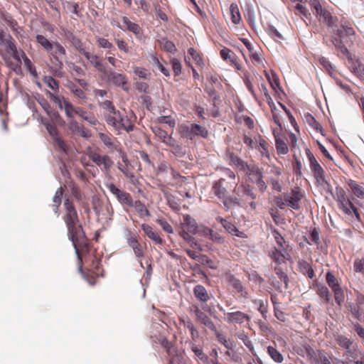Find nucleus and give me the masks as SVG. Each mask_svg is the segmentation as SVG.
<instances>
[{
	"instance_id": "f257e3e1",
	"label": "nucleus",
	"mask_w": 364,
	"mask_h": 364,
	"mask_svg": "<svg viewBox=\"0 0 364 364\" xmlns=\"http://www.w3.org/2000/svg\"><path fill=\"white\" fill-rule=\"evenodd\" d=\"M65 215L63 218L68 231V235L73 242L75 252L79 255L78 247L86 245V238L82 226L79 224V218L75 208L69 199L64 202Z\"/></svg>"
},
{
	"instance_id": "f03ea898",
	"label": "nucleus",
	"mask_w": 364,
	"mask_h": 364,
	"mask_svg": "<svg viewBox=\"0 0 364 364\" xmlns=\"http://www.w3.org/2000/svg\"><path fill=\"white\" fill-rule=\"evenodd\" d=\"M105 119L109 126H111L118 132L125 130L127 132H129L134 129V125L129 123L127 117H124L117 109L116 110V114L105 115Z\"/></svg>"
},
{
	"instance_id": "7ed1b4c3",
	"label": "nucleus",
	"mask_w": 364,
	"mask_h": 364,
	"mask_svg": "<svg viewBox=\"0 0 364 364\" xmlns=\"http://www.w3.org/2000/svg\"><path fill=\"white\" fill-rule=\"evenodd\" d=\"M87 156L100 168L106 177H111L110 170L114 161L108 155H101L95 151H90L87 153Z\"/></svg>"
},
{
	"instance_id": "20e7f679",
	"label": "nucleus",
	"mask_w": 364,
	"mask_h": 364,
	"mask_svg": "<svg viewBox=\"0 0 364 364\" xmlns=\"http://www.w3.org/2000/svg\"><path fill=\"white\" fill-rule=\"evenodd\" d=\"M336 199L339 208L341 209L345 214L350 215L353 213L356 218L360 220V215L358 213V209L347 197L344 190L342 188H336Z\"/></svg>"
},
{
	"instance_id": "39448f33",
	"label": "nucleus",
	"mask_w": 364,
	"mask_h": 364,
	"mask_svg": "<svg viewBox=\"0 0 364 364\" xmlns=\"http://www.w3.org/2000/svg\"><path fill=\"white\" fill-rule=\"evenodd\" d=\"M183 232L188 234H200L202 235L203 230H200L196 220L193 218L186 214L183 215V220L178 228V234L182 235Z\"/></svg>"
},
{
	"instance_id": "423d86ee",
	"label": "nucleus",
	"mask_w": 364,
	"mask_h": 364,
	"mask_svg": "<svg viewBox=\"0 0 364 364\" xmlns=\"http://www.w3.org/2000/svg\"><path fill=\"white\" fill-rule=\"evenodd\" d=\"M218 308L220 311L223 312L225 321L229 324L242 325L245 323H248L250 321V316L244 312L240 311L226 312L222 306Z\"/></svg>"
},
{
	"instance_id": "0eeeda50",
	"label": "nucleus",
	"mask_w": 364,
	"mask_h": 364,
	"mask_svg": "<svg viewBox=\"0 0 364 364\" xmlns=\"http://www.w3.org/2000/svg\"><path fill=\"white\" fill-rule=\"evenodd\" d=\"M102 77L115 86L121 87L124 90H127L124 87L127 83V77L122 73H117L112 68H107L102 75Z\"/></svg>"
},
{
	"instance_id": "6e6552de",
	"label": "nucleus",
	"mask_w": 364,
	"mask_h": 364,
	"mask_svg": "<svg viewBox=\"0 0 364 364\" xmlns=\"http://www.w3.org/2000/svg\"><path fill=\"white\" fill-rule=\"evenodd\" d=\"M109 191L117 198L119 203L125 204L129 207L132 205V198L129 193L120 190L114 183L107 184Z\"/></svg>"
},
{
	"instance_id": "1a4fd4ad",
	"label": "nucleus",
	"mask_w": 364,
	"mask_h": 364,
	"mask_svg": "<svg viewBox=\"0 0 364 364\" xmlns=\"http://www.w3.org/2000/svg\"><path fill=\"white\" fill-rule=\"evenodd\" d=\"M246 174L252 177V181L257 184L262 192L267 189V186L263 180V174L259 167L250 166L247 171Z\"/></svg>"
},
{
	"instance_id": "9d476101",
	"label": "nucleus",
	"mask_w": 364,
	"mask_h": 364,
	"mask_svg": "<svg viewBox=\"0 0 364 364\" xmlns=\"http://www.w3.org/2000/svg\"><path fill=\"white\" fill-rule=\"evenodd\" d=\"M349 308L353 316L359 321H362L364 317V296L358 293L355 303L350 304Z\"/></svg>"
},
{
	"instance_id": "9b49d317",
	"label": "nucleus",
	"mask_w": 364,
	"mask_h": 364,
	"mask_svg": "<svg viewBox=\"0 0 364 364\" xmlns=\"http://www.w3.org/2000/svg\"><path fill=\"white\" fill-rule=\"evenodd\" d=\"M291 194V196H284L286 205L294 210H299L300 208V200L303 198L304 195L299 188L293 189Z\"/></svg>"
},
{
	"instance_id": "f8f14e48",
	"label": "nucleus",
	"mask_w": 364,
	"mask_h": 364,
	"mask_svg": "<svg viewBox=\"0 0 364 364\" xmlns=\"http://www.w3.org/2000/svg\"><path fill=\"white\" fill-rule=\"evenodd\" d=\"M80 53L85 55V57L90 61L91 65L101 74L102 75L105 72L107 68L102 64L101 59L98 55L86 51L84 48L80 49Z\"/></svg>"
},
{
	"instance_id": "ddd939ff",
	"label": "nucleus",
	"mask_w": 364,
	"mask_h": 364,
	"mask_svg": "<svg viewBox=\"0 0 364 364\" xmlns=\"http://www.w3.org/2000/svg\"><path fill=\"white\" fill-rule=\"evenodd\" d=\"M151 131L155 136L159 138L166 145L171 147L176 146V140L171 136V135H168V133L161 127L154 126L151 127Z\"/></svg>"
},
{
	"instance_id": "4468645a",
	"label": "nucleus",
	"mask_w": 364,
	"mask_h": 364,
	"mask_svg": "<svg viewBox=\"0 0 364 364\" xmlns=\"http://www.w3.org/2000/svg\"><path fill=\"white\" fill-rule=\"evenodd\" d=\"M128 245L133 250L135 256L138 258L144 257V250L141 245L139 242L136 236L129 232L127 236Z\"/></svg>"
},
{
	"instance_id": "2eb2a0df",
	"label": "nucleus",
	"mask_w": 364,
	"mask_h": 364,
	"mask_svg": "<svg viewBox=\"0 0 364 364\" xmlns=\"http://www.w3.org/2000/svg\"><path fill=\"white\" fill-rule=\"evenodd\" d=\"M193 312L196 317V319L204 324L206 327L210 328L212 331L217 332V328L211 321V319L204 313L203 312L198 306H195Z\"/></svg>"
},
{
	"instance_id": "dca6fc26",
	"label": "nucleus",
	"mask_w": 364,
	"mask_h": 364,
	"mask_svg": "<svg viewBox=\"0 0 364 364\" xmlns=\"http://www.w3.org/2000/svg\"><path fill=\"white\" fill-rule=\"evenodd\" d=\"M234 193L237 196H247L250 199H255L256 195L253 192V188L249 184L242 183L234 189Z\"/></svg>"
},
{
	"instance_id": "f3484780",
	"label": "nucleus",
	"mask_w": 364,
	"mask_h": 364,
	"mask_svg": "<svg viewBox=\"0 0 364 364\" xmlns=\"http://www.w3.org/2000/svg\"><path fill=\"white\" fill-rule=\"evenodd\" d=\"M141 229L145 232L149 238L152 240L156 244L161 245L164 240L159 236V233L154 230V229L147 224H142Z\"/></svg>"
},
{
	"instance_id": "a211bd4d",
	"label": "nucleus",
	"mask_w": 364,
	"mask_h": 364,
	"mask_svg": "<svg viewBox=\"0 0 364 364\" xmlns=\"http://www.w3.org/2000/svg\"><path fill=\"white\" fill-rule=\"evenodd\" d=\"M288 256L289 254L284 248L278 250L275 247L270 254L271 258L278 264L284 263L285 259H287Z\"/></svg>"
},
{
	"instance_id": "6ab92c4d",
	"label": "nucleus",
	"mask_w": 364,
	"mask_h": 364,
	"mask_svg": "<svg viewBox=\"0 0 364 364\" xmlns=\"http://www.w3.org/2000/svg\"><path fill=\"white\" fill-rule=\"evenodd\" d=\"M216 220L223 225V227L230 234L232 235H236L238 237H242V232H240L237 228L232 224L230 222L227 220L218 217Z\"/></svg>"
},
{
	"instance_id": "aec40b11",
	"label": "nucleus",
	"mask_w": 364,
	"mask_h": 364,
	"mask_svg": "<svg viewBox=\"0 0 364 364\" xmlns=\"http://www.w3.org/2000/svg\"><path fill=\"white\" fill-rule=\"evenodd\" d=\"M228 158L231 164L235 166L239 170L243 171L245 173L250 167L246 162L232 153L229 154Z\"/></svg>"
},
{
	"instance_id": "412c9836",
	"label": "nucleus",
	"mask_w": 364,
	"mask_h": 364,
	"mask_svg": "<svg viewBox=\"0 0 364 364\" xmlns=\"http://www.w3.org/2000/svg\"><path fill=\"white\" fill-rule=\"evenodd\" d=\"M53 46L55 53L54 58L57 61L56 65L59 69H61L63 67L62 58L66 55L65 49L58 42H55L54 44H53Z\"/></svg>"
},
{
	"instance_id": "4be33fe9",
	"label": "nucleus",
	"mask_w": 364,
	"mask_h": 364,
	"mask_svg": "<svg viewBox=\"0 0 364 364\" xmlns=\"http://www.w3.org/2000/svg\"><path fill=\"white\" fill-rule=\"evenodd\" d=\"M122 20L124 23V26H120L121 29L124 30V31L128 30L136 35H138L140 33L141 28L138 24L130 21L129 19L126 16H123L122 18Z\"/></svg>"
},
{
	"instance_id": "5701e85b",
	"label": "nucleus",
	"mask_w": 364,
	"mask_h": 364,
	"mask_svg": "<svg viewBox=\"0 0 364 364\" xmlns=\"http://www.w3.org/2000/svg\"><path fill=\"white\" fill-rule=\"evenodd\" d=\"M335 341L339 346L346 349L348 353H352L353 341L350 339L343 335H336Z\"/></svg>"
},
{
	"instance_id": "b1692460",
	"label": "nucleus",
	"mask_w": 364,
	"mask_h": 364,
	"mask_svg": "<svg viewBox=\"0 0 364 364\" xmlns=\"http://www.w3.org/2000/svg\"><path fill=\"white\" fill-rule=\"evenodd\" d=\"M224 179H220L213 186V191L215 195L220 199L223 200L227 196V189L223 186Z\"/></svg>"
},
{
	"instance_id": "393cba45",
	"label": "nucleus",
	"mask_w": 364,
	"mask_h": 364,
	"mask_svg": "<svg viewBox=\"0 0 364 364\" xmlns=\"http://www.w3.org/2000/svg\"><path fill=\"white\" fill-rule=\"evenodd\" d=\"M193 294L196 299L202 302H206L210 299L207 290L200 284H198L194 287Z\"/></svg>"
},
{
	"instance_id": "a878e982",
	"label": "nucleus",
	"mask_w": 364,
	"mask_h": 364,
	"mask_svg": "<svg viewBox=\"0 0 364 364\" xmlns=\"http://www.w3.org/2000/svg\"><path fill=\"white\" fill-rule=\"evenodd\" d=\"M298 267L299 271L309 278L312 279L314 277V272L310 264L305 260H299Z\"/></svg>"
},
{
	"instance_id": "bb28decb",
	"label": "nucleus",
	"mask_w": 364,
	"mask_h": 364,
	"mask_svg": "<svg viewBox=\"0 0 364 364\" xmlns=\"http://www.w3.org/2000/svg\"><path fill=\"white\" fill-rule=\"evenodd\" d=\"M230 284L234 288L235 291L237 293L240 294V297H242L244 299L247 298V292L244 288L242 282L239 279L232 277L230 279Z\"/></svg>"
},
{
	"instance_id": "cd10ccee",
	"label": "nucleus",
	"mask_w": 364,
	"mask_h": 364,
	"mask_svg": "<svg viewBox=\"0 0 364 364\" xmlns=\"http://www.w3.org/2000/svg\"><path fill=\"white\" fill-rule=\"evenodd\" d=\"M192 234H188L187 232H182V235H179L191 247L196 248L200 252L203 250V248L200 244L191 235Z\"/></svg>"
},
{
	"instance_id": "c85d7f7f",
	"label": "nucleus",
	"mask_w": 364,
	"mask_h": 364,
	"mask_svg": "<svg viewBox=\"0 0 364 364\" xmlns=\"http://www.w3.org/2000/svg\"><path fill=\"white\" fill-rule=\"evenodd\" d=\"M348 185L355 196L359 198H364V188L353 180H348Z\"/></svg>"
},
{
	"instance_id": "c756f323",
	"label": "nucleus",
	"mask_w": 364,
	"mask_h": 364,
	"mask_svg": "<svg viewBox=\"0 0 364 364\" xmlns=\"http://www.w3.org/2000/svg\"><path fill=\"white\" fill-rule=\"evenodd\" d=\"M311 170L318 184L323 185L327 183L325 178L324 171L320 165L312 167Z\"/></svg>"
},
{
	"instance_id": "7c9ffc66",
	"label": "nucleus",
	"mask_w": 364,
	"mask_h": 364,
	"mask_svg": "<svg viewBox=\"0 0 364 364\" xmlns=\"http://www.w3.org/2000/svg\"><path fill=\"white\" fill-rule=\"evenodd\" d=\"M202 235L209 236L210 240L218 244H222L225 241L224 238L220 234L213 232L208 228L204 227L203 228Z\"/></svg>"
},
{
	"instance_id": "2f4dec72",
	"label": "nucleus",
	"mask_w": 364,
	"mask_h": 364,
	"mask_svg": "<svg viewBox=\"0 0 364 364\" xmlns=\"http://www.w3.org/2000/svg\"><path fill=\"white\" fill-rule=\"evenodd\" d=\"M64 190L62 187H60L57 189L55 193V195L53 198V210L55 213L58 215V208L62 202V197L63 195Z\"/></svg>"
},
{
	"instance_id": "473e14b6",
	"label": "nucleus",
	"mask_w": 364,
	"mask_h": 364,
	"mask_svg": "<svg viewBox=\"0 0 364 364\" xmlns=\"http://www.w3.org/2000/svg\"><path fill=\"white\" fill-rule=\"evenodd\" d=\"M267 353L270 358L277 363H282L284 360V357L281 353L274 346H269L267 348Z\"/></svg>"
},
{
	"instance_id": "72a5a7b5",
	"label": "nucleus",
	"mask_w": 364,
	"mask_h": 364,
	"mask_svg": "<svg viewBox=\"0 0 364 364\" xmlns=\"http://www.w3.org/2000/svg\"><path fill=\"white\" fill-rule=\"evenodd\" d=\"M235 336L241 340L245 346L252 352L253 353L254 350H255V348H254V346L252 343V341H250V338L248 337V336L243 331H238L235 333Z\"/></svg>"
},
{
	"instance_id": "f704fd0d",
	"label": "nucleus",
	"mask_w": 364,
	"mask_h": 364,
	"mask_svg": "<svg viewBox=\"0 0 364 364\" xmlns=\"http://www.w3.org/2000/svg\"><path fill=\"white\" fill-rule=\"evenodd\" d=\"M130 207H134L141 217L150 215L149 210L140 200L132 201V205Z\"/></svg>"
},
{
	"instance_id": "c9c22d12",
	"label": "nucleus",
	"mask_w": 364,
	"mask_h": 364,
	"mask_svg": "<svg viewBox=\"0 0 364 364\" xmlns=\"http://www.w3.org/2000/svg\"><path fill=\"white\" fill-rule=\"evenodd\" d=\"M77 114H78L80 117L87 121L91 125L95 126L99 124V122L94 116L89 115L87 112L81 107L77 110Z\"/></svg>"
},
{
	"instance_id": "e433bc0d",
	"label": "nucleus",
	"mask_w": 364,
	"mask_h": 364,
	"mask_svg": "<svg viewBox=\"0 0 364 364\" xmlns=\"http://www.w3.org/2000/svg\"><path fill=\"white\" fill-rule=\"evenodd\" d=\"M320 20L323 21L328 26L333 27L335 24V18L326 9H323L319 14Z\"/></svg>"
},
{
	"instance_id": "4c0bfd02",
	"label": "nucleus",
	"mask_w": 364,
	"mask_h": 364,
	"mask_svg": "<svg viewBox=\"0 0 364 364\" xmlns=\"http://www.w3.org/2000/svg\"><path fill=\"white\" fill-rule=\"evenodd\" d=\"M264 75L274 90H277L278 87H279V78L274 71L272 70L269 73L264 70Z\"/></svg>"
},
{
	"instance_id": "58836bf2",
	"label": "nucleus",
	"mask_w": 364,
	"mask_h": 364,
	"mask_svg": "<svg viewBox=\"0 0 364 364\" xmlns=\"http://www.w3.org/2000/svg\"><path fill=\"white\" fill-rule=\"evenodd\" d=\"M192 132L194 137L196 136H198L203 138H206L208 135V132L206 128L198 124H192Z\"/></svg>"
},
{
	"instance_id": "ea45409f",
	"label": "nucleus",
	"mask_w": 364,
	"mask_h": 364,
	"mask_svg": "<svg viewBox=\"0 0 364 364\" xmlns=\"http://www.w3.org/2000/svg\"><path fill=\"white\" fill-rule=\"evenodd\" d=\"M98 136L100 140L108 149L111 150H117V146L114 144L112 138L109 135L104 133H99Z\"/></svg>"
},
{
	"instance_id": "a19ab883",
	"label": "nucleus",
	"mask_w": 364,
	"mask_h": 364,
	"mask_svg": "<svg viewBox=\"0 0 364 364\" xmlns=\"http://www.w3.org/2000/svg\"><path fill=\"white\" fill-rule=\"evenodd\" d=\"M231 20L234 24H238L241 20L240 14L237 4H231L230 6Z\"/></svg>"
},
{
	"instance_id": "79ce46f5",
	"label": "nucleus",
	"mask_w": 364,
	"mask_h": 364,
	"mask_svg": "<svg viewBox=\"0 0 364 364\" xmlns=\"http://www.w3.org/2000/svg\"><path fill=\"white\" fill-rule=\"evenodd\" d=\"M100 106L105 111V115H109V114H116V108L113 105V103L109 100H105L100 103Z\"/></svg>"
},
{
	"instance_id": "37998d69",
	"label": "nucleus",
	"mask_w": 364,
	"mask_h": 364,
	"mask_svg": "<svg viewBox=\"0 0 364 364\" xmlns=\"http://www.w3.org/2000/svg\"><path fill=\"white\" fill-rule=\"evenodd\" d=\"M274 271L275 274L279 277V279L284 282L285 289L288 288L289 284V277L287 274L282 270V269L279 266H275L274 267Z\"/></svg>"
},
{
	"instance_id": "c03bdc74",
	"label": "nucleus",
	"mask_w": 364,
	"mask_h": 364,
	"mask_svg": "<svg viewBox=\"0 0 364 364\" xmlns=\"http://www.w3.org/2000/svg\"><path fill=\"white\" fill-rule=\"evenodd\" d=\"M36 41L46 51L53 49V44L43 35H37Z\"/></svg>"
},
{
	"instance_id": "a18cd8bd",
	"label": "nucleus",
	"mask_w": 364,
	"mask_h": 364,
	"mask_svg": "<svg viewBox=\"0 0 364 364\" xmlns=\"http://www.w3.org/2000/svg\"><path fill=\"white\" fill-rule=\"evenodd\" d=\"M78 109H80V107H75L68 101H65V107L63 109L65 110V115L68 118L73 119L74 117V114H77V110Z\"/></svg>"
},
{
	"instance_id": "49530a36",
	"label": "nucleus",
	"mask_w": 364,
	"mask_h": 364,
	"mask_svg": "<svg viewBox=\"0 0 364 364\" xmlns=\"http://www.w3.org/2000/svg\"><path fill=\"white\" fill-rule=\"evenodd\" d=\"M326 279L328 285L331 288L332 290L340 287L337 279L331 272H328L326 273Z\"/></svg>"
},
{
	"instance_id": "de8ad7c7",
	"label": "nucleus",
	"mask_w": 364,
	"mask_h": 364,
	"mask_svg": "<svg viewBox=\"0 0 364 364\" xmlns=\"http://www.w3.org/2000/svg\"><path fill=\"white\" fill-rule=\"evenodd\" d=\"M354 30L352 27L343 26L337 29L336 34L339 38H344L345 36H350L354 35Z\"/></svg>"
},
{
	"instance_id": "09e8293b",
	"label": "nucleus",
	"mask_w": 364,
	"mask_h": 364,
	"mask_svg": "<svg viewBox=\"0 0 364 364\" xmlns=\"http://www.w3.org/2000/svg\"><path fill=\"white\" fill-rule=\"evenodd\" d=\"M191 350L196 357H198L204 363H209L208 357L203 353V351L198 348L196 345H192Z\"/></svg>"
},
{
	"instance_id": "8fccbe9b",
	"label": "nucleus",
	"mask_w": 364,
	"mask_h": 364,
	"mask_svg": "<svg viewBox=\"0 0 364 364\" xmlns=\"http://www.w3.org/2000/svg\"><path fill=\"white\" fill-rule=\"evenodd\" d=\"M43 82L53 90L58 92L59 83L58 82L51 76H45L43 77Z\"/></svg>"
},
{
	"instance_id": "3c124183",
	"label": "nucleus",
	"mask_w": 364,
	"mask_h": 364,
	"mask_svg": "<svg viewBox=\"0 0 364 364\" xmlns=\"http://www.w3.org/2000/svg\"><path fill=\"white\" fill-rule=\"evenodd\" d=\"M275 146L279 154H287L288 146L282 139H277V141H275Z\"/></svg>"
},
{
	"instance_id": "603ef678",
	"label": "nucleus",
	"mask_w": 364,
	"mask_h": 364,
	"mask_svg": "<svg viewBox=\"0 0 364 364\" xmlns=\"http://www.w3.org/2000/svg\"><path fill=\"white\" fill-rule=\"evenodd\" d=\"M48 95L50 96V98L56 104L58 105L59 109H63L65 107V101H68L65 100L64 97L55 95L54 93H52L50 92H48Z\"/></svg>"
},
{
	"instance_id": "864d4df0",
	"label": "nucleus",
	"mask_w": 364,
	"mask_h": 364,
	"mask_svg": "<svg viewBox=\"0 0 364 364\" xmlns=\"http://www.w3.org/2000/svg\"><path fill=\"white\" fill-rule=\"evenodd\" d=\"M223 202L224 206L227 209L230 208V207H231V205L232 204L237 205H240V198H238L237 197H233V196H226L223 200Z\"/></svg>"
},
{
	"instance_id": "5fc2aeb1",
	"label": "nucleus",
	"mask_w": 364,
	"mask_h": 364,
	"mask_svg": "<svg viewBox=\"0 0 364 364\" xmlns=\"http://www.w3.org/2000/svg\"><path fill=\"white\" fill-rule=\"evenodd\" d=\"M161 46L163 50L168 53H173L176 50L174 43L172 41H168L167 39H162V41H161Z\"/></svg>"
},
{
	"instance_id": "6e6d98bb",
	"label": "nucleus",
	"mask_w": 364,
	"mask_h": 364,
	"mask_svg": "<svg viewBox=\"0 0 364 364\" xmlns=\"http://www.w3.org/2000/svg\"><path fill=\"white\" fill-rule=\"evenodd\" d=\"M2 45L6 46L9 53H12L16 50L15 41L9 34H7L6 39L5 42L2 43Z\"/></svg>"
},
{
	"instance_id": "4d7b16f0",
	"label": "nucleus",
	"mask_w": 364,
	"mask_h": 364,
	"mask_svg": "<svg viewBox=\"0 0 364 364\" xmlns=\"http://www.w3.org/2000/svg\"><path fill=\"white\" fill-rule=\"evenodd\" d=\"M44 126L46 127L48 134L52 137L53 140L60 136L56 127L53 124H50L48 121L44 122Z\"/></svg>"
},
{
	"instance_id": "13d9d810",
	"label": "nucleus",
	"mask_w": 364,
	"mask_h": 364,
	"mask_svg": "<svg viewBox=\"0 0 364 364\" xmlns=\"http://www.w3.org/2000/svg\"><path fill=\"white\" fill-rule=\"evenodd\" d=\"M183 324H184V326L190 331L191 337L193 340L198 338V336H199L198 332L196 329L195 326H193V324L191 320L188 319L187 321H184Z\"/></svg>"
},
{
	"instance_id": "bf43d9fd",
	"label": "nucleus",
	"mask_w": 364,
	"mask_h": 364,
	"mask_svg": "<svg viewBox=\"0 0 364 364\" xmlns=\"http://www.w3.org/2000/svg\"><path fill=\"white\" fill-rule=\"evenodd\" d=\"M181 129V135L183 137L187 138L191 140L193 139L194 136L192 132V124H191V126L182 125Z\"/></svg>"
},
{
	"instance_id": "052dcab7",
	"label": "nucleus",
	"mask_w": 364,
	"mask_h": 364,
	"mask_svg": "<svg viewBox=\"0 0 364 364\" xmlns=\"http://www.w3.org/2000/svg\"><path fill=\"white\" fill-rule=\"evenodd\" d=\"M55 148L58 151H63V152H67L68 149V146L65 144V142L63 140V139L59 136L53 140Z\"/></svg>"
},
{
	"instance_id": "680f3d73",
	"label": "nucleus",
	"mask_w": 364,
	"mask_h": 364,
	"mask_svg": "<svg viewBox=\"0 0 364 364\" xmlns=\"http://www.w3.org/2000/svg\"><path fill=\"white\" fill-rule=\"evenodd\" d=\"M360 79H364V65L360 63L353 66L352 71Z\"/></svg>"
},
{
	"instance_id": "e2e57ef3",
	"label": "nucleus",
	"mask_w": 364,
	"mask_h": 364,
	"mask_svg": "<svg viewBox=\"0 0 364 364\" xmlns=\"http://www.w3.org/2000/svg\"><path fill=\"white\" fill-rule=\"evenodd\" d=\"M158 122L162 124H166L171 128L175 127L176 120L171 116H161L157 119Z\"/></svg>"
},
{
	"instance_id": "0e129e2a",
	"label": "nucleus",
	"mask_w": 364,
	"mask_h": 364,
	"mask_svg": "<svg viewBox=\"0 0 364 364\" xmlns=\"http://www.w3.org/2000/svg\"><path fill=\"white\" fill-rule=\"evenodd\" d=\"M334 293V298L336 302L341 306L344 301V294L342 289L340 287L332 290Z\"/></svg>"
},
{
	"instance_id": "69168bd1",
	"label": "nucleus",
	"mask_w": 364,
	"mask_h": 364,
	"mask_svg": "<svg viewBox=\"0 0 364 364\" xmlns=\"http://www.w3.org/2000/svg\"><path fill=\"white\" fill-rule=\"evenodd\" d=\"M305 118L309 124L316 130L321 129L320 124L315 119V118L310 114L305 115Z\"/></svg>"
},
{
	"instance_id": "338daca9",
	"label": "nucleus",
	"mask_w": 364,
	"mask_h": 364,
	"mask_svg": "<svg viewBox=\"0 0 364 364\" xmlns=\"http://www.w3.org/2000/svg\"><path fill=\"white\" fill-rule=\"evenodd\" d=\"M268 33L276 41L279 42L284 39L282 35L272 26L269 27Z\"/></svg>"
},
{
	"instance_id": "774afa93",
	"label": "nucleus",
	"mask_w": 364,
	"mask_h": 364,
	"mask_svg": "<svg viewBox=\"0 0 364 364\" xmlns=\"http://www.w3.org/2000/svg\"><path fill=\"white\" fill-rule=\"evenodd\" d=\"M134 73L141 78L147 79L150 76V73L145 68L135 67L134 68Z\"/></svg>"
}]
</instances>
